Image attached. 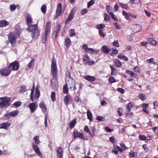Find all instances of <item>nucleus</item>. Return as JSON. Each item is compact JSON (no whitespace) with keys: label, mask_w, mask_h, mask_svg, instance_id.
<instances>
[{"label":"nucleus","mask_w":158,"mask_h":158,"mask_svg":"<svg viewBox=\"0 0 158 158\" xmlns=\"http://www.w3.org/2000/svg\"><path fill=\"white\" fill-rule=\"evenodd\" d=\"M27 31L31 33V37L33 39H36L39 36L40 33L36 24L29 25L28 26Z\"/></svg>","instance_id":"1"},{"label":"nucleus","mask_w":158,"mask_h":158,"mask_svg":"<svg viewBox=\"0 0 158 158\" xmlns=\"http://www.w3.org/2000/svg\"><path fill=\"white\" fill-rule=\"evenodd\" d=\"M15 31L16 32V34L13 32H10L9 33L8 36V40L12 46H14L15 44L16 39L19 36L20 34L19 29L16 30V28H15Z\"/></svg>","instance_id":"2"},{"label":"nucleus","mask_w":158,"mask_h":158,"mask_svg":"<svg viewBox=\"0 0 158 158\" xmlns=\"http://www.w3.org/2000/svg\"><path fill=\"white\" fill-rule=\"evenodd\" d=\"M11 99L10 98L4 97L0 98V107L7 108L11 104Z\"/></svg>","instance_id":"3"},{"label":"nucleus","mask_w":158,"mask_h":158,"mask_svg":"<svg viewBox=\"0 0 158 158\" xmlns=\"http://www.w3.org/2000/svg\"><path fill=\"white\" fill-rule=\"evenodd\" d=\"M50 26L49 23H47L45 27V32L41 36V41L43 43H45L47 38V35L50 34Z\"/></svg>","instance_id":"4"},{"label":"nucleus","mask_w":158,"mask_h":158,"mask_svg":"<svg viewBox=\"0 0 158 158\" xmlns=\"http://www.w3.org/2000/svg\"><path fill=\"white\" fill-rule=\"evenodd\" d=\"M51 73L52 75V79L56 80V79L57 73V69L56 61L53 59L52 60L51 65Z\"/></svg>","instance_id":"5"},{"label":"nucleus","mask_w":158,"mask_h":158,"mask_svg":"<svg viewBox=\"0 0 158 158\" xmlns=\"http://www.w3.org/2000/svg\"><path fill=\"white\" fill-rule=\"evenodd\" d=\"M11 72V70L9 66L4 69H0V74L4 76H7L9 75Z\"/></svg>","instance_id":"6"},{"label":"nucleus","mask_w":158,"mask_h":158,"mask_svg":"<svg viewBox=\"0 0 158 158\" xmlns=\"http://www.w3.org/2000/svg\"><path fill=\"white\" fill-rule=\"evenodd\" d=\"M9 66L11 70V71H17L18 70L19 67V63L17 61H15L10 64Z\"/></svg>","instance_id":"7"},{"label":"nucleus","mask_w":158,"mask_h":158,"mask_svg":"<svg viewBox=\"0 0 158 158\" xmlns=\"http://www.w3.org/2000/svg\"><path fill=\"white\" fill-rule=\"evenodd\" d=\"M75 13V11L71 10V12L70 13L66 19L65 24H69L70 22L73 19L74 17V14Z\"/></svg>","instance_id":"8"},{"label":"nucleus","mask_w":158,"mask_h":158,"mask_svg":"<svg viewBox=\"0 0 158 158\" xmlns=\"http://www.w3.org/2000/svg\"><path fill=\"white\" fill-rule=\"evenodd\" d=\"M73 138H75L77 137H79L82 139H84L85 137L81 133H80L76 130H74L73 132Z\"/></svg>","instance_id":"9"},{"label":"nucleus","mask_w":158,"mask_h":158,"mask_svg":"<svg viewBox=\"0 0 158 158\" xmlns=\"http://www.w3.org/2000/svg\"><path fill=\"white\" fill-rule=\"evenodd\" d=\"M63 149L61 147L56 148V156L57 158H61L63 155Z\"/></svg>","instance_id":"10"},{"label":"nucleus","mask_w":158,"mask_h":158,"mask_svg":"<svg viewBox=\"0 0 158 158\" xmlns=\"http://www.w3.org/2000/svg\"><path fill=\"white\" fill-rule=\"evenodd\" d=\"M83 60L84 63L85 64L89 65L91 64H94V63L93 61L90 62L89 58L86 55L83 56Z\"/></svg>","instance_id":"11"},{"label":"nucleus","mask_w":158,"mask_h":158,"mask_svg":"<svg viewBox=\"0 0 158 158\" xmlns=\"http://www.w3.org/2000/svg\"><path fill=\"white\" fill-rule=\"evenodd\" d=\"M29 107L31 113H33L36 110L37 107V105L34 102H32L30 104Z\"/></svg>","instance_id":"12"},{"label":"nucleus","mask_w":158,"mask_h":158,"mask_svg":"<svg viewBox=\"0 0 158 158\" xmlns=\"http://www.w3.org/2000/svg\"><path fill=\"white\" fill-rule=\"evenodd\" d=\"M30 88L27 89V86L24 85H22L20 87V89L19 90V93L20 94H23L27 90H29Z\"/></svg>","instance_id":"13"},{"label":"nucleus","mask_w":158,"mask_h":158,"mask_svg":"<svg viewBox=\"0 0 158 158\" xmlns=\"http://www.w3.org/2000/svg\"><path fill=\"white\" fill-rule=\"evenodd\" d=\"M83 78L88 81L90 82H92L95 81L96 78L94 76H91L89 75L86 76H84L83 77Z\"/></svg>","instance_id":"14"},{"label":"nucleus","mask_w":158,"mask_h":158,"mask_svg":"<svg viewBox=\"0 0 158 158\" xmlns=\"http://www.w3.org/2000/svg\"><path fill=\"white\" fill-rule=\"evenodd\" d=\"M26 15L27 18L26 21L27 22V25L28 26L31 24V23L32 22V20L31 16V15L27 13L26 14Z\"/></svg>","instance_id":"15"},{"label":"nucleus","mask_w":158,"mask_h":158,"mask_svg":"<svg viewBox=\"0 0 158 158\" xmlns=\"http://www.w3.org/2000/svg\"><path fill=\"white\" fill-rule=\"evenodd\" d=\"M10 125L9 123H2L0 126V128L7 129Z\"/></svg>","instance_id":"16"},{"label":"nucleus","mask_w":158,"mask_h":158,"mask_svg":"<svg viewBox=\"0 0 158 158\" xmlns=\"http://www.w3.org/2000/svg\"><path fill=\"white\" fill-rule=\"evenodd\" d=\"M101 49L103 52L105 53H108L111 50V49L106 45L103 46L102 47Z\"/></svg>","instance_id":"17"},{"label":"nucleus","mask_w":158,"mask_h":158,"mask_svg":"<svg viewBox=\"0 0 158 158\" xmlns=\"http://www.w3.org/2000/svg\"><path fill=\"white\" fill-rule=\"evenodd\" d=\"M9 23L5 20H2L0 21V27H5L9 24Z\"/></svg>","instance_id":"18"},{"label":"nucleus","mask_w":158,"mask_h":158,"mask_svg":"<svg viewBox=\"0 0 158 158\" xmlns=\"http://www.w3.org/2000/svg\"><path fill=\"white\" fill-rule=\"evenodd\" d=\"M114 62L115 63L116 66L119 67L121 66L122 63L118 59H115L114 60Z\"/></svg>","instance_id":"19"},{"label":"nucleus","mask_w":158,"mask_h":158,"mask_svg":"<svg viewBox=\"0 0 158 158\" xmlns=\"http://www.w3.org/2000/svg\"><path fill=\"white\" fill-rule=\"evenodd\" d=\"M76 123V118L73 119L72 121H71L69 124V127L71 129L73 128L75 125Z\"/></svg>","instance_id":"20"},{"label":"nucleus","mask_w":158,"mask_h":158,"mask_svg":"<svg viewBox=\"0 0 158 158\" xmlns=\"http://www.w3.org/2000/svg\"><path fill=\"white\" fill-rule=\"evenodd\" d=\"M134 105V103L133 102H130L128 104L127 106V111L130 112L131 110V109Z\"/></svg>","instance_id":"21"},{"label":"nucleus","mask_w":158,"mask_h":158,"mask_svg":"<svg viewBox=\"0 0 158 158\" xmlns=\"http://www.w3.org/2000/svg\"><path fill=\"white\" fill-rule=\"evenodd\" d=\"M16 8L18 9H20V6L19 5L12 4L10 6V10H15Z\"/></svg>","instance_id":"22"},{"label":"nucleus","mask_w":158,"mask_h":158,"mask_svg":"<svg viewBox=\"0 0 158 158\" xmlns=\"http://www.w3.org/2000/svg\"><path fill=\"white\" fill-rule=\"evenodd\" d=\"M148 42L150 43L152 45L155 46L156 44V41L154 40L152 38H149L148 39Z\"/></svg>","instance_id":"23"},{"label":"nucleus","mask_w":158,"mask_h":158,"mask_svg":"<svg viewBox=\"0 0 158 158\" xmlns=\"http://www.w3.org/2000/svg\"><path fill=\"white\" fill-rule=\"evenodd\" d=\"M87 116L89 120L90 121H91L93 119V116L89 110H88L87 111Z\"/></svg>","instance_id":"24"},{"label":"nucleus","mask_w":158,"mask_h":158,"mask_svg":"<svg viewBox=\"0 0 158 158\" xmlns=\"http://www.w3.org/2000/svg\"><path fill=\"white\" fill-rule=\"evenodd\" d=\"M61 10H56L55 15H54L53 19H56L61 14Z\"/></svg>","instance_id":"25"},{"label":"nucleus","mask_w":158,"mask_h":158,"mask_svg":"<svg viewBox=\"0 0 158 158\" xmlns=\"http://www.w3.org/2000/svg\"><path fill=\"white\" fill-rule=\"evenodd\" d=\"M71 98L69 97L68 95H66L64 97V102L66 105H68V101L70 100Z\"/></svg>","instance_id":"26"},{"label":"nucleus","mask_w":158,"mask_h":158,"mask_svg":"<svg viewBox=\"0 0 158 158\" xmlns=\"http://www.w3.org/2000/svg\"><path fill=\"white\" fill-rule=\"evenodd\" d=\"M35 97L37 98H39L40 95V93L38 88L36 87L35 88Z\"/></svg>","instance_id":"27"},{"label":"nucleus","mask_w":158,"mask_h":158,"mask_svg":"<svg viewBox=\"0 0 158 158\" xmlns=\"http://www.w3.org/2000/svg\"><path fill=\"white\" fill-rule=\"evenodd\" d=\"M70 40L69 38H67L65 40L64 44L66 47H68L70 44Z\"/></svg>","instance_id":"28"},{"label":"nucleus","mask_w":158,"mask_h":158,"mask_svg":"<svg viewBox=\"0 0 158 158\" xmlns=\"http://www.w3.org/2000/svg\"><path fill=\"white\" fill-rule=\"evenodd\" d=\"M60 26L59 25L56 26L55 28V30L54 32V34L56 33L58 34L60 30Z\"/></svg>","instance_id":"29"},{"label":"nucleus","mask_w":158,"mask_h":158,"mask_svg":"<svg viewBox=\"0 0 158 158\" xmlns=\"http://www.w3.org/2000/svg\"><path fill=\"white\" fill-rule=\"evenodd\" d=\"M110 67L111 70V74L112 75H115L116 74V70L113 65H110Z\"/></svg>","instance_id":"30"},{"label":"nucleus","mask_w":158,"mask_h":158,"mask_svg":"<svg viewBox=\"0 0 158 158\" xmlns=\"http://www.w3.org/2000/svg\"><path fill=\"white\" fill-rule=\"evenodd\" d=\"M39 105L41 109H42L43 108H44L45 110H47L46 106L44 102H42L39 104Z\"/></svg>","instance_id":"31"},{"label":"nucleus","mask_w":158,"mask_h":158,"mask_svg":"<svg viewBox=\"0 0 158 158\" xmlns=\"http://www.w3.org/2000/svg\"><path fill=\"white\" fill-rule=\"evenodd\" d=\"M123 15L125 16V18L127 20H129L130 19L129 15H131L130 14H128L126 12L123 11Z\"/></svg>","instance_id":"32"},{"label":"nucleus","mask_w":158,"mask_h":158,"mask_svg":"<svg viewBox=\"0 0 158 158\" xmlns=\"http://www.w3.org/2000/svg\"><path fill=\"white\" fill-rule=\"evenodd\" d=\"M55 95V93L54 92H52L51 95V100L53 102H55L56 100Z\"/></svg>","instance_id":"33"},{"label":"nucleus","mask_w":158,"mask_h":158,"mask_svg":"<svg viewBox=\"0 0 158 158\" xmlns=\"http://www.w3.org/2000/svg\"><path fill=\"white\" fill-rule=\"evenodd\" d=\"M109 13L111 17L115 21H118V19L116 16L115 15L112 13L110 12Z\"/></svg>","instance_id":"34"},{"label":"nucleus","mask_w":158,"mask_h":158,"mask_svg":"<svg viewBox=\"0 0 158 158\" xmlns=\"http://www.w3.org/2000/svg\"><path fill=\"white\" fill-rule=\"evenodd\" d=\"M105 26V25L103 24H101L97 25L96 26V28L98 29H101L104 28Z\"/></svg>","instance_id":"35"},{"label":"nucleus","mask_w":158,"mask_h":158,"mask_svg":"<svg viewBox=\"0 0 158 158\" xmlns=\"http://www.w3.org/2000/svg\"><path fill=\"white\" fill-rule=\"evenodd\" d=\"M10 116L12 117H14L18 114V112L17 110L12 111L10 112Z\"/></svg>","instance_id":"36"},{"label":"nucleus","mask_w":158,"mask_h":158,"mask_svg":"<svg viewBox=\"0 0 158 158\" xmlns=\"http://www.w3.org/2000/svg\"><path fill=\"white\" fill-rule=\"evenodd\" d=\"M83 48L86 52H89V50H92V48H89L88 49L87 45L86 44L83 45Z\"/></svg>","instance_id":"37"},{"label":"nucleus","mask_w":158,"mask_h":158,"mask_svg":"<svg viewBox=\"0 0 158 158\" xmlns=\"http://www.w3.org/2000/svg\"><path fill=\"white\" fill-rule=\"evenodd\" d=\"M95 2V0H91L87 4V7L89 8L90 6L93 5Z\"/></svg>","instance_id":"38"},{"label":"nucleus","mask_w":158,"mask_h":158,"mask_svg":"<svg viewBox=\"0 0 158 158\" xmlns=\"http://www.w3.org/2000/svg\"><path fill=\"white\" fill-rule=\"evenodd\" d=\"M34 59H32L31 60L30 62L29 63L28 65V66L29 68H31L33 66V65L34 64Z\"/></svg>","instance_id":"39"},{"label":"nucleus","mask_w":158,"mask_h":158,"mask_svg":"<svg viewBox=\"0 0 158 158\" xmlns=\"http://www.w3.org/2000/svg\"><path fill=\"white\" fill-rule=\"evenodd\" d=\"M70 36L71 37L73 36L76 35L75 30L74 29H71L70 30Z\"/></svg>","instance_id":"40"},{"label":"nucleus","mask_w":158,"mask_h":158,"mask_svg":"<svg viewBox=\"0 0 158 158\" xmlns=\"http://www.w3.org/2000/svg\"><path fill=\"white\" fill-rule=\"evenodd\" d=\"M139 97L141 100H144L146 99V96L144 94H139Z\"/></svg>","instance_id":"41"},{"label":"nucleus","mask_w":158,"mask_h":158,"mask_svg":"<svg viewBox=\"0 0 158 158\" xmlns=\"http://www.w3.org/2000/svg\"><path fill=\"white\" fill-rule=\"evenodd\" d=\"M104 17L105 20L106 22H108L110 19V17L106 13L104 14Z\"/></svg>","instance_id":"42"},{"label":"nucleus","mask_w":158,"mask_h":158,"mask_svg":"<svg viewBox=\"0 0 158 158\" xmlns=\"http://www.w3.org/2000/svg\"><path fill=\"white\" fill-rule=\"evenodd\" d=\"M34 139L35 142V144H37L39 143V137L38 136H35L34 138Z\"/></svg>","instance_id":"43"},{"label":"nucleus","mask_w":158,"mask_h":158,"mask_svg":"<svg viewBox=\"0 0 158 158\" xmlns=\"http://www.w3.org/2000/svg\"><path fill=\"white\" fill-rule=\"evenodd\" d=\"M96 119L98 121H103L104 120V118L101 116H98L96 118Z\"/></svg>","instance_id":"44"},{"label":"nucleus","mask_w":158,"mask_h":158,"mask_svg":"<svg viewBox=\"0 0 158 158\" xmlns=\"http://www.w3.org/2000/svg\"><path fill=\"white\" fill-rule=\"evenodd\" d=\"M109 81L110 83H113L116 82V80L112 76H110L109 78Z\"/></svg>","instance_id":"45"},{"label":"nucleus","mask_w":158,"mask_h":158,"mask_svg":"<svg viewBox=\"0 0 158 158\" xmlns=\"http://www.w3.org/2000/svg\"><path fill=\"white\" fill-rule=\"evenodd\" d=\"M32 148L33 150L35 152L38 149H39V148L37 146V144H35L34 143H33L32 145Z\"/></svg>","instance_id":"46"},{"label":"nucleus","mask_w":158,"mask_h":158,"mask_svg":"<svg viewBox=\"0 0 158 158\" xmlns=\"http://www.w3.org/2000/svg\"><path fill=\"white\" fill-rule=\"evenodd\" d=\"M63 91L64 93L67 94L68 92L67 87L65 85H64L63 87Z\"/></svg>","instance_id":"47"},{"label":"nucleus","mask_w":158,"mask_h":158,"mask_svg":"<svg viewBox=\"0 0 158 158\" xmlns=\"http://www.w3.org/2000/svg\"><path fill=\"white\" fill-rule=\"evenodd\" d=\"M113 24L115 25V28L116 29H121V27L120 24L118 23H114Z\"/></svg>","instance_id":"48"},{"label":"nucleus","mask_w":158,"mask_h":158,"mask_svg":"<svg viewBox=\"0 0 158 158\" xmlns=\"http://www.w3.org/2000/svg\"><path fill=\"white\" fill-rule=\"evenodd\" d=\"M119 6L120 7H121L122 8L124 9H127V4H123L122 3H120L119 4Z\"/></svg>","instance_id":"49"},{"label":"nucleus","mask_w":158,"mask_h":158,"mask_svg":"<svg viewBox=\"0 0 158 158\" xmlns=\"http://www.w3.org/2000/svg\"><path fill=\"white\" fill-rule=\"evenodd\" d=\"M21 102L20 101H17L15 102L14 104L13 105H14L15 106L18 107L21 104Z\"/></svg>","instance_id":"50"},{"label":"nucleus","mask_w":158,"mask_h":158,"mask_svg":"<svg viewBox=\"0 0 158 158\" xmlns=\"http://www.w3.org/2000/svg\"><path fill=\"white\" fill-rule=\"evenodd\" d=\"M74 101L77 102L81 103V100L77 96H75L74 98Z\"/></svg>","instance_id":"51"},{"label":"nucleus","mask_w":158,"mask_h":158,"mask_svg":"<svg viewBox=\"0 0 158 158\" xmlns=\"http://www.w3.org/2000/svg\"><path fill=\"white\" fill-rule=\"evenodd\" d=\"M133 69H134V72L136 73L139 72V68L138 66H136L134 67Z\"/></svg>","instance_id":"52"},{"label":"nucleus","mask_w":158,"mask_h":158,"mask_svg":"<svg viewBox=\"0 0 158 158\" xmlns=\"http://www.w3.org/2000/svg\"><path fill=\"white\" fill-rule=\"evenodd\" d=\"M139 139L142 140H145L146 139V137L144 135H140Z\"/></svg>","instance_id":"53"},{"label":"nucleus","mask_w":158,"mask_h":158,"mask_svg":"<svg viewBox=\"0 0 158 158\" xmlns=\"http://www.w3.org/2000/svg\"><path fill=\"white\" fill-rule=\"evenodd\" d=\"M113 45L115 47H118L119 46V45L118 43V41H115L113 43Z\"/></svg>","instance_id":"54"},{"label":"nucleus","mask_w":158,"mask_h":158,"mask_svg":"<svg viewBox=\"0 0 158 158\" xmlns=\"http://www.w3.org/2000/svg\"><path fill=\"white\" fill-rule=\"evenodd\" d=\"M99 34L101 37H103L105 36V34L102 30L99 31Z\"/></svg>","instance_id":"55"},{"label":"nucleus","mask_w":158,"mask_h":158,"mask_svg":"<svg viewBox=\"0 0 158 158\" xmlns=\"http://www.w3.org/2000/svg\"><path fill=\"white\" fill-rule=\"evenodd\" d=\"M112 152L114 153L116 155H117L118 153V150L117 148V147L112 149Z\"/></svg>","instance_id":"56"},{"label":"nucleus","mask_w":158,"mask_h":158,"mask_svg":"<svg viewBox=\"0 0 158 158\" xmlns=\"http://www.w3.org/2000/svg\"><path fill=\"white\" fill-rule=\"evenodd\" d=\"M35 152L39 156H42L41 152L39 149L37 150V151H35Z\"/></svg>","instance_id":"57"},{"label":"nucleus","mask_w":158,"mask_h":158,"mask_svg":"<svg viewBox=\"0 0 158 158\" xmlns=\"http://www.w3.org/2000/svg\"><path fill=\"white\" fill-rule=\"evenodd\" d=\"M148 104L143 103L142 104V107L143 109H145L148 107Z\"/></svg>","instance_id":"58"},{"label":"nucleus","mask_w":158,"mask_h":158,"mask_svg":"<svg viewBox=\"0 0 158 158\" xmlns=\"http://www.w3.org/2000/svg\"><path fill=\"white\" fill-rule=\"evenodd\" d=\"M109 140L112 143H114L115 142V139H114V138L113 136H111L109 138Z\"/></svg>","instance_id":"59"},{"label":"nucleus","mask_w":158,"mask_h":158,"mask_svg":"<svg viewBox=\"0 0 158 158\" xmlns=\"http://www.w3.org/2000/svg\"><path fill=\"white\" fill-rule=\"evenodd\" d=\"M115 146L117 147V148L118 149V151H119L120 152H122L123 151V149H122V148H120V147L118 146H117L115 145Z\"/></svg>","instance_id":"60"},{"label":"nucleus","mask_w":158,"mask_h":158,"mask_svg":"<svg viewBox=\"0 0 158 158\" xmlns=\"http://www.w3.org/2000/svg\"><path fill=\"white\" fill-rule=\"evenodd\" d=\"M117 90L118 92H120L121 94L123 93L124 92V89L122 88H118Z\"/></svg>","instance_id":"61"},{"label":"nucleus","mask_w":158,"mask_h":158,"mask_svg":"<svg viewBox=\"0 0 158 158\" xmlns=\"http://www.w3.org/2000/svg\"><path fill=\"white\" fill-rule=\"evenodd\" d=\"M106 130V131H107L108 132H111L112 131H113V129H110L108 127H106L105 128Z\"/></svg>","instance_id":"62"},{"label":"nucleus","mask_w":158,"mask_h":158,"mask_svg":"<svg viewBox=\"0 0 158 158\" xmlns=\"http://www.w3.org/2000/svg\"><path fill=\"white\" fill-rule=\"evenodd\" d=\"M133 115V114L132 112H130L129 113H127V117H128V118H129L131 117Z\"/></svg>","instance_id":"63"},{"label":"nucleus","mask_w":158,"mask_h":158,"mask_svg":"<svg viewBox=\"0 0 158 158\" xmlns=\"http://www.w3.org/2000/svg\"><path fill=\"white\" fill-rule=\"evenodd\" d=\"M130 155L132 157H134L136 155V153L135 152H130Z\"/></svg>","instance_id":"64"}]
</instances>
